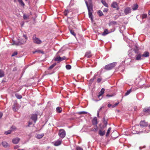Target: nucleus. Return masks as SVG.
<instances>
[{
  "label": "nucleus",
  "instance_id": "64",
  "mask_svg": "<svg viewBox=\"0 0 150 150\" xmlns=\"http://www.w3.org/2000/svg\"><path fill=\"white\" fill-rule=\"evenodd\" d=\"M148 14L149 15H150V10L148 12Z\"/></svg>",
  "mask_w": 150,
  "mask_h": 150
},
{
  "label": "nucleus",
  "instance_id": "34",
  "mask_svg": "<svg viewBox=\"0 0 150 150\" xmlns=\"http://www.w3.org/2000/svg\"><path fill=\"white\" fill-rule=\"evenodd\" d=\"M56 65V63H54L51 65L49 68V69L50 70L52 69Z\"/></svg>",
  "mask_w": 150,
  "mask_h": 150
},
{
  "label": "nucleus",
  "instance_id": "26",
  "mask_svg": "<svg viewBox=\"0 0 150 150\" xmlns=\"http://www.w3.org/2000/svg\"><path fill=\"white\" fill-rule=\"evenodd\" d=\"M117 24V22L116 21H111L109 23V26H114L116 25Z\"/></svg>",
  "mask_w": 150,
  "mask_h": 150
},
{
  "label": "nucleus",
  "instance_id": "37",
  "mask_svg": "<svg viewBox=\"0 0 150 150\" xmlns=\"http://www.w3.org/2000/svg\"><path fill=\"white\" fill-rule=\"evenodd\" d=\"M18 1L19 3L21 4L22 6H24L25 4L23 2L22 0H17Z\"/></svg>",
  "mask_w": 150,
  "mask_h": 150
},
{
  "label": "nucleus",
  "instance_id": "16",
  "mask_svg": "<svg viewBox=\"0 0 150 150\" xmlns=\"http://www.w3.org/2000/svg\"><path fill=\"white\" fill-rule=\"evenodd\" d=\"M143 111L146 113H150V107H146L144 108Z\"/></svg>",
  "mask_w": 150,
  "mask_h": 150
},
{
  "label": "nucleus",
  "instance_id": "40",
  "mask_svg": "<svg viewBox=\"0 0 150 150\" xmlns=\"http://www.w3.org/2000/svg\"><path fill=\"white\" fill-rule=\"evenodd\" d=\"M11 130H8L7 131L5 132L4 133L6 134H8L11 133Z\"/></svg>",
  "mask_w": 150,
  "mask_h": 150
},
{
  "label": "nucleus",
  "instance_id": "61",
  "mask_svg": "<svg viewBox=\"0 0 150 150\" xmlns=\"http://www.w3.org/2000/svg\"><path fill=\"white\" fill-rule=\"evenodd\" d=\"M99 110H98V112H97V116L98 117L99 116Z\"/></svg>",
  "mask_w": 150,
  "mask_h": 150
},
{
  "label": "nucleus",
  "instance_id": "59",
  "mask_svg": "<svg viewBox=\"0 0 150 150\" xmlns=\"http://www.w3.org/2000/svg\"><path fill=\"white\" fill-rule=\"evenodd\" d=\"M119 102H118V103H116L114 105H115V106L116 107L119 104Z\"/></svg>",
  "mask_w": 150,
  "mask_h": 150
},
{
  "label": "nucleus",
  "instance_id": "3",
  "mask_svg": "<svg viewBox=\"0 0 150 150\" xmlns=\"http://www.w3.org/2000/svg\"><path fill=\"white\" fill-rule=\"evenodd\" d=\"M26 42V40H24L23 39H21L20 40L18 41V42H16L15 41H13V42L12 44V45H23Z\"/></svg>",
  "mask_w": 150,
  "mask_h": 150
},
{
  "label": "nucleus",
  "instance_id": "46",
  "mask_svg": "<svg viewBox=\"0 0 150 150\" xmlns=\"http://www.w3.org/2000/svg\"><path fill=\"white\" fill-rule=\"evenodd\" d=\"M18 54V53L17 52H13V53L12 54L11 56L13 57L14 56H15L16 55H17Z\"/></svg>",
  "mask_w": 150,
  "mask_h": 150
},
{
  "label": "nucleus",
  "instance_id": "4",
  "mask_svg": "<svg viewBox=\"0 0 150 150\" xmlns=\"http://www.w3.org/2000/svg\"><path fill=\"white\" fill-rule=\"evenodd\" d=\"M33 41L35 43L39 44L42 43V42L39 38L36 37V35L34 34L33 37Z\"/></svg>",
  "mask_w": 150,
  "mask_h": 150
},
{
  "label": "nucleus",
  "instance_id": "53",
  "mask_svg": "<svg viewBox=\"0 0 150 150\" xmlns=\"http://www.w3.org/2000/svg\"><path fill=\"white\" fill-rule=\"evenodd\" d=\"M19 147V146H18L16 145L14 146V149H16L18 148Z\"/></svg>",
  "mask_w": 150,
  "mask_h": 150
},
{
  "label": "nucleus",
  "instance_id": "38",
  "mask_svg": "<svg viewBox=\"0 0 150 150\" xmlns=\"http://www.w3.org/2000/svg\"><path fill=\"white\" fill-rule=\"evenodd\" d=\"M98 14L99 15V16H102L103 15V13H102V11H101L100 10H99L98 12Z\"/></svg>",
  "mask_w": 150,
  "mask_h": 150
},
{
  "label": "nucleus",
  "instance_id": "32",
  "mask_svg": "<svg viewBox=\"0 0 150 150\" xmlns=\"http://www.w3.org/2000/svg\"><path fill=\"white\" fill-rule=\"evenodd\" d=\"M10 130H11V132L12 131H15L16 130V127L15 126H13L11 127Z\"/></svg>",
  "mask_w": 150,
  "mask_h": 150
},
{
  "label": "nucleus",
  "instance_id": "10",
  "mask_svg": "<svg viewBox=\"0 0 150 150\" xmlns=\"http://www.w3.org/2000/svg\"><path fill=\"white\" fill-rule=\"evenodd\" d=\"M60 52V51H59L57 52V56L54 58V60L55 61H58L59 62H61V57H60L59 55H58Z\"/></svg>",
  "mask_w": 150,
  "mask_h": 150
},
{
  "label": "nucleus",
  "instance_id": "55",
  "mask_svg": "<svg viewBox=\"0 0 150 150\" xmlns=\"http://www.w3.org/2000/svg\"><path fill=\"white\" fill-rule=\"evenodd\" d=\"M108 9L107 8L104 9L103 11V12H106L108 11Z\"/></svg>",
  "mask_w": 150,
  "mask_h": 150
},
{
  "label": "nucleus",
  "instance_id": "56",
  "mask_svg": "<svg viewBox=\"0 0 150 150\" xmlns=\"http://www.w3.org/2000/svg\"><path fill=\"white\" fill-rule=\"evenodd\" d=\"M3 115V113L2 112H0V118H1L2 117Z\"/></svg>",
  "mask_w": 150,
  "mask_h": 150
},
{
  "label": "nucleus",
  "instance_id": "22",
  "mask_svg": "<svg viewBox=\"0 0 150 150\" xmlns=\"http://www.w3.org/2000/svg\"><path fill=\"white\" fill-rule=\"evenodd\" d=\"M105 133V130L102 131L101 130H100L99 131L98 134L100 136H103Z\"/></svg>",
  "mask_w": 150,
  "mask_h": 150
},
{
  "label": "nucleus",
  "instance_id": "15",
  "mask_svg": "<svg viewBox=\"0 0 150 150\" xmlns=\"http://www.w3.org/2000/svg\"><path fill=\"white\" fill-rule=\"evenodd\" d=\"M111 6L113 8H116V9H119L117 4L116 2H113Z\"/></svg>",
  "mask_w": 150,
  "mask_h": 150
},
{
  "label": "nucleus",
  "instance_id": "11",
  "mask_svg": "<svg viewBox=\"0 0 150 150\" xmlns=\"http://www.w3.org/2000/svg\"><path fill=\"white\" fill-rule=\"evenodd\" d=\"M62 142V140L61 139H59L58 140L54 142V145L55 146H58L60 145Z\"/></svg>",
  "mask_w": 150,
  "mask_h": 150
},
{
  "label": "nucleus",
  "instance_id": "8",
  "mask_svg": "<svg viewBox=\"0 0 150 150\" xmlns=\"http://www.w3.org/2000/svg\"><path fill=\"white\" fill-rule=\"evenodd\" d=\"M135 60H140L142 59V55L140 53H137L135 55Z\"/></svg>",
  "mask_w": 150,
  "mask_h": 150
},
{
  "label": "nucleus",
  "instance_id": "20",
  "mask_svg": "<svg viewBox=\"0 0 150 150\" xmlns=\"http://www.w3.org/2000/svg\"><path fill=\"white\" fill-rule=\"evenodd\" d=\"M92 124L93 125H94L97 126L98 124L97 119L96 117H95L92 120Z\"/></svg>",
  "mask_w": 150,
  "mask_h": 150
},
{
  "label": "nucleus",
  "instance_id": "57",
  "mask_svg": "<svg viewBox=\"0 0 150 150\" xmlns=\"http://www.w3.org/2000/svg\"><path fill=\"white\" fill-rule=\"evenodd\" d=\"M112 105L111 104H110V103L108 104V107L109 108L110 107H112Z\"/></svg>",
  "mask_w": 150,
  "mask_h": 150
},
{
  "label": "nucleus",
  "instance_id": "7",
  "mask_svg": "<svg viewBox=\"0 0 150 150\" xmlns=\"http://www.w3.org/2000/svg\"><path fill=\"white\" fill-rule=\"evenodd\" d=\"M140 125L142 127H146L148 125V123L145 120L141 121L140 122Z\"/></svg>",
  "mask_w": 150,
  "mask_h": 150
},
{
  "label": "nucleus",
  "instance_id": "21",
  "mask_svg": "<svg viewBox=\"0 0 150 150\" xmlns=\"http://www.w3.org/2000/svg\"><path fill=\"white\" fill-rule=\"evenodd\" d=\"M92 55L91 54V52L90 51H88L86 52L85 57L87 58H90L91 57Z\"/></svg>",
  "mask_w": 150,
  "mask_h": 150
},
{
  "label": "nucleus",
  "instance_id": "52",
  "mask_svg": "<svg viewBox=\"0 0 150 150\" xmlns=\"http://www.w3.org/2000/svg\"><path fill=\"white\" fill-rule=\"evenodd\" d=\"M15 105H13V110L14 111H16V109L15 108Z\"/></svg>",
  "mask_w": 150,
  "mask_h": 150
},
{
  "label": "nucleus",
  "instance_id": "60",
  "mask_svg": "<svg viewBox=\"0 0 150 150\" xmlns=\"http://www.w3.org/2000/svg\"><path fill=\"white\" fill-rule=\"evenodd\" d=\"M28 123H29V125H28V126H29V125H32V123L31 122H29Z\"/></svg>",
  "mask_w": 150,
  "mask_h": 150
},
{
  "label": "nucleus",
  "instance_id": "44",
  "mask_svg": "<svg viewBox=\"0 0 150 150\" xmlns=\"http://www.w3.org/2000/svg\"><path fill=\"white\" fill-rule=\"evenodd\" d=\"M135 129V127H132V130L134 131V129ZM132 133L133 134H136V133H137V132L136 131H132Z\"/></svg>",
  "mask_w": 150,
  "mask_h": 150
},
{
  "label": "nucleus",
  "instance_id": "2",
  "mask_svg": "<svg viewBox=\"0 0 150 150\" xmlns=\"http://www.w3.org/2000/svg\"><path fill=\"white\" fill-rule=\"evenodd\" d=\"M116 63L113 62L105 66L104 69L106 70H110L112 69L116 65Z\"/></svg>",
  "mask_w": 150,
  "mask_h": 150
},
{
  "label": "nucleus",
  "instance_id": "33",
  "mask_svg": "<svg viewBox=\"0 0 150 150\" xmlns=\"http://www.w3.org/2000/svg\"><path fill=\"white\" fill-rule=\"evenodd\" d=\"M132 91V89H130L127 90L125 93V96H127Z\"/></svg>",
  "mask_w": 150,
  "mask_h": 150
},
{
  "label": "nucleus",
  "instance_id": "45",
  "mask_svg": "<svg viewBox=\"0 0 150 150\" xmlns=\"http://www.w3.org/2000/svg\"><path fill=\"white\" fill-rule=\"evenodd\" d=\"M76 150H83V149L79 146H77L76 148Z\"/></svg>",
  "mask_w": 150,
  "mask_h": 150
},
{
  "label": "nucleus",
  "instance_id": "30",
  "mask_svg": "<svg viewBox=\"0 0 150 150\" xmlns=\"http://www.w3.org/2000/svg\"><path fill=\"white\" fill-rule=\"evenodd\" d=\"M16 97L18 99H20L22 98V96L20 95H19L18 93H16L15 94Z\"/></svg>",
  "mask_w": 150,
  "mask_h": 150
},
{
  "label": "nucleus",
  "instance_id": "12",
  "mask_svg": "<svg viewBox=\"0 0 150 150\" xmlns=\"http://www.w3.org/2000/svg\"><path fill=\"white\" fill-rule=\"evenodd\" d=\"M20 140V139L18 137L13 138L12 140V143L14 144H17Z\"/></svg>",
  "mask_w": 150,
  "mask_h": 150
},
{
  "label": "nucleus",
  "instance_id": "43",
  "mask_svg": "<svg viewBox=\"0 0 150 150\" xmlns=\"http://www.w3.org/2000/svg\"><path fill=\"white\" fill-rule=\"evenodd\" d=\"M78 113L79 115H81L82 114H86L87 113V112L85 111H81L79 112H78Z\"/></svg>",
  "mask_w": 150,
  "mask_h": 150
},
{
  "label": "nucleus",
  "instance_id": "48",
  "mask_svg": "<svg viewBox=\"0 0 150 150\" xmlns=\"http://www.w3.org/2000/svg\"><path fill=\"white\" fill-rule=\"evenodd\" d=\"M89 4H88V5H90L91 4L92 6H93L92 3V0H88Z\"/></svg>",
  "mask_w": 150,
  "mask_h": 150
},
{
  "label": "nucleus",
  "instance_id": "42",
  "mask_svg": "<svg viewBox=\"0 0 150 150\" xmlns=\"http://www.w3.org/2000/svg\"><path fill=\"white\" fill-rule=\"evenodd\" d=\"M69 11L68 10H65V11H64V15L66 16H67L68 13H69Z\"/></svg>",
  "mask_w": 150,
  "mask_h": 150
},
{
  "label": "nucleus",
  "instance_id": "17",
  "mask_svg": "<svg viewBox=\"0 0 150 150\" xmlns=\"http://www.w3.org/2000/svg\"><path fill=\"white\" fill-rule=\"evenodd\" d=\"M111 32H112V31L109 32L108 29H106L104 30V31L102 33V35L103 36H105Z\"/></svg>",
  "mask_w": 150,
  "mask_h": 150
},
{
  "label": "nucleus",
  "instance_id": "25",
  "mask_svg": "<svg viewBox=\"0 0 150 150\" xmlns=\"http://www.w3.org/2000/svg\"><path fill=\"white\" fill-rule=\"evenodd\" d=\"M103 122L105 125L103 127H106L108 124L107 120H106L105 117H103Z\"/></svg>",
  "mask_w": 150,
  "mask_h": 150
},
{
  "label": "nucleus",
  "instance_id": "62",
  "mask_svg": "<svg viewBox=\"0 0 150 150\" xmlns=\"http://www.w3.org/2000/svg\"><path fill=\"white\" fill-rule=\"evenodd\" d=\"M103 107H101L98 110L99 111V112H100V111L102 109V108H103Z\"/></svg>",
  "mask_w": 150,
  "mask_h": 150
},
{
  "label": "nucleus",
  "instance_id": "58",
  "mask_svg": "<svg viewBox=\"0 0 150 150\" xmlns=\"http://www.w3.org/2000/svg\"><path fill=\"white\" fill-rule=\"evenodd\" d=\"M113 96L112 95H109V94H107L106 95V96L107 97H112V96Z\"/></svg>",
  "mask_w": 150,
  "mask_h": 150
},
{
  "label": "nucleus",
  "instance_id": "49",
  "mask_svg": "<svg viewBox=\"0 0 150 150\" xmlns=\"http://www.w3.org/2000/svg\"><path fill=\"white\" fill-rule=\"evenodd\" d=\"M102 80V79L100 78H98L97 80V82L98 83H99Z\"/></svg>",
  "mask_w": 150,
  "mask_h": 150
},
{
  "label": "nucleus",
  "instance_id": "13",
  "mask_svg": "<svg viewBox=\"0 0 150 150\" xmlns=\"http://www.w3.org/2000/svg\"><path fill=\"white\" fill-rule=\"evenodd\" d=\"M31 118L32 120H34L35 123L37 119V115L36 114H32L31 115Z\"/></svg>",
  "mask_w": 150,
  "mask_h": 150
},
{
  "label": "nucleus",
  "instance_id": "36",
  "mask_svg": "<svg viewBox=\"0 0 150 150\" xmlns=\"http://www.w3.org/2000/svg\"><path fill=\"white\" fill-rule=\"evenodd\" d=\"M102 3H103V4L106 7H108V5L105 2V1H101Z\"/></svg>",
  "mask_w": 150,
  "mask_h": 150
},
{
  "label": "nucleus",
  "instance_id": "51",
  "mask_svg": "<svg viewBox=\"0 0 150 150\" xmlns=\"http://www.w3.org/2000/svg\"><path fill=\"white\" fill-rule=\"evenodd\" d=\"M23 36L25 38V39L24 40H27L28 38H27L26 35H23Z\"/></svg>",
  "mask_w": 150,
  "mask_h": 150
},
{
  "label": "nucleus",
  "instance_id": "41",
  "mask_svg": "<svg viewBox=\"0 0 150 150\" xmlns=\"http://www.w3.org/2000/svg\"><path fill=\"white\" fill-rule=\"evenodd\" d=\"M66 68L67 69H70L71 68V66L69 65H67L66 66Z\"/></svg>",
  "mask_w": 150,
  "mask_h": 150
},
{
  "label": "nucleus",
  "instance_id": "31",
  "mask_svg": "<svg viewBox=\"0 0 150 150\" xmlns=\"http://www.w3.org/2000/svg\"><path fill=\"white\" fill-rule=\"evenodd\" d=\"M111 129V127H109L108 129V130H107V132L106 134V136L107 137H108V136H109V134H110V131Z\"/></svg>",
  "mask_w": 150,
  "mask_h": 150
},
{
  "label": "nucleus",
  "instance_id": "28",
  "mask_svg": "<svg viewBox=\"0 0 150 150\" xmlns=\"http://www.w3.org/2000/svg\"><path fill=\"white\" fill-rule=\"evenodd\" d=\"M4 71L1 69H0V78L4 77Z\"/></svg>",
  "mask_w": 150,
  "mask_h": 150
},
{
  "label": "nucleus",
  "instance_id": "50",
  "mask_svg": "<svg viewBox=\"0 0 150 150\" xmlns=\"http://www.w3.org/2000/svg\"><path fill=\"white\" fill-rule=\"evenodd\" d=\"M96 75H95L93 77V78L91 79L90 80L91 81H93L94 79H95L96 78Z\"/></svg>",
  "mask_w": 150,
  "mask_h": 150
},
{
  "label": "nucleus",
  "instance_id": "29",
  "mask_svg": "<svg viewBox=\"0 0 150 150\" xmlns=\"http://www.w3.org/2000/svg\"><path fill=\"white\" fill-rule=\"evenodd\" d=\"M56 110L57 112L61 113L62 111V109L61 107H58L56 108Z\"/></svg>",
  "mask_w": 150,
  "mask_h": 150
},
{
  "label": "nucleus",
  "instance_id": "9",
  "mask_svg": "<svg viewBox=\"0 0 150 150\" xmlns=\"http://www.w3.org/2000/svg\"><path fill=\"white\" fill-rule=\"evenodd\" d=\"M124 13L127 15L130 13L131 12V9L129 7H127L124 10Z\"/></svg>",
  "mask_w": 150,
  "mask_h": 150
},
{
  "label": "nucleus",
  "instance_id": "1",
  "mask_svg": "<svg viewBox=\"0 0 150 150\" xmlns=\"http://www.w3.org/2000/svg\"><path fill=\"white\" fill-rule=\"evenodd\" d=\"M85 0V3L87 7L88 10L89 17L91 18V20H92L93 19V16L92 15L93 11V6H92L91 4L90 5H88V4L86 0Z\"/></svg>",
  "mask_w": 150,
  "mask_h": 150
},
{
  "label": "nucleus",
  "instance_id": "6",
  "mask_svg": "<svg viewBox=\"0 0 150 150\" xmlns=\"http://www.w3.org/2000/svg\"><path fill=\"white\" fill-rule=\"evenodd\" d=\"M69 23V31L75 37L76 35L75 33L74 32V30H73V28H72V25L71 24H70Z\"/></svg>",
  "mask_w": 150,
  "mask_h": 150
},
{
  "label": "nucleus",
  "instance_id": "5",
  "mask_svg": "<svg viewBox=\"0 0 150 150\" xmlns=\"http://www.w3.org/2000/svg\"><path fill=\"white\" fill-rule=\"evenodd\" d=\"M58 135L61 138H63L66 135V132L63 129H60Z\"/></svg>",
  "mask_w": 150,
  "mask_h": 150
},
{
  "label": "nucleus",
  "instance_id": "63",
  "mask_svg": "<svg viewBox=\"0 0 150 150\" xmlns=\"http://www.w3.org/2000/svg\"><path fill=\"white\" fill-rule=\"evenodd\" d=\"M115 107V105H112V108H114V107Z\"/></svg>",
  "mask_w": 150,
  "mask_h": 150
},
{
  "label": "nucleus",
  "instance_id": "35",
  "mask_svg": "<svg viewBox=\"0 0 150 150\" xmlns=\"http://www.w3.org/2000/svg\"><path fill=\"white\" fill-rule=\"evenodd\" d=\"M36 52H38V53H41L42 54L44 53V52L40 50H38L35 51L33 52V54H34Z\"/></svg>",
  "mask_w": 150,
  "mask_h": 150
},
{
  "label": "nucleus",
  "instance_id": "47",
  "mask_svg": "<svg viewBox=\"0 0 150 150\" xmlns=\"http://www.w3.org/2000/svg\"><path fill=\"white\" fill-rule=\"evenodd\" d=\"M66 59V57L65 56L63 57H61V62L63 60H65Z\"/></svg>",
  "mask_w": 150,
  "mask_h": 150
},
{
  "label": "nucleus",
  "instance_id": "18",
  "mask_svg": "<svg viewBox=\"0 0 150 150\" xmlns=\"http://www.w3.org/2000/svg\"><path fill=\"white\" fill-rule=\"evenodd\" d=\"M149 53L148 52L145 51L144 52V53L142 54V57H148L149 56Z\"/></svg>",
  "mask_w": 150,
  "mask_h": 150
},
{
  "label": "nucleus",
  "instance_id": "27",
  "mask_svg": "<svg viewBox=\"0 0 150 150\" xmlns=\"http://www.w3.org/2000/svg\"><path fill=\"white\" fill-rule=\"evenodd\" d=\"M30 16L28 15H26L24 14L23 15V18L24 20H26L27 19H29Z\"/></svg>",
  "mask_w": 150,
  "mask_h": 150
},
{
  "label": "nucleus",
  "instance_id": "24",
  "mask_svg": "<svg viewBox=\"0 0 150 150\" xmlns=\"http://www.w3.org/2000/svg\"><path fill=\"white\" fill-rule=\"evenodd\" d=\"M43 134H39L35 136V137L38 139H40L42 138L44 136Z\"/></svg>",
  "mask_w": 150,
  "mask_h": 150
},
{
  "label": "nucleus",
  "instance_id": "39",
  "mask_svg": "<svg viewBox=\"0 0 150 150\" xmlns=\"http://www.w3.org/2000/svg\"><path fill=\"white\" fill-rule=\"evenodd\" d=\"M147 14H143L142 15V19L145 18L147 17Z\"/></svg>",
  "mask_w": 150,
  "mask_h": 150
},
{
  "label": "nucleus",
  "instance_id": "19",
  "mask_svg": "<svg viewBox=\"0 0 150 150\" xmlns=\"http://www.w3.org/2000/svg\"><path fill=\"white\" fill-rule=\"evenodd\" d=\"M105 89L104 88H102L101 91L99 92V95L98 96V97L99 98L100 97L102 96V95L104 93Z\"/></svg>",
  "mask_w": 150,
  "mask_h": 150
},
{
  "label": "nucleus",
  "instance_id": "23",
  "mask_svg": "<svg viewBox=\"0 0 150 150\" xmlns=\"http://www.w3.org/2000/svg\"><path fill=\"white\" fill-rule=\"evenodd\" d=\"M138 7V5L137 4H134L133 6L132 7V8L133 11H135L137 10Z\"/></svg>",
  "mask_w": 150,
  "mask_h": 150
},
{
  "label": "nucleus",
  "instance_id": "14",
  "mask_svg": "<svg viewBox=\"0 0 150 150\" xmlns=\"http://www.w3.org/2000/svg\"><path fill=\"white\" fill-rule=\"evenodd\" d=\"M1 144L3 147L6 148L9 147L10 146V145L5 141L2 142Z\"/></svg>",
  "mask_w": 150,
  "mask_h": 150
},
{
  "label": "nucleus",
  "instance_id": "54",
  "mask_svg": "<svg viewBox=\"0 0 150 150\" xmlns=\"http://www.w3.org/2000/svg\"><path fill=\"white\" fill-rule=\"evenodd\" d=\"M97 126H96V129H93V130H92V131L95 132L97 131Z\"/></svg>",
  "mask_w": 150,
  "mask_h": 150
}]
</instances>
